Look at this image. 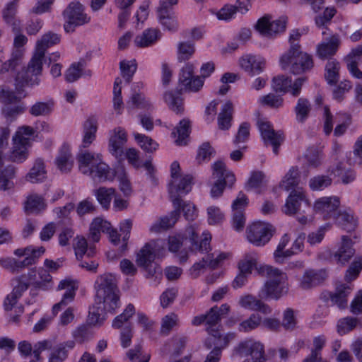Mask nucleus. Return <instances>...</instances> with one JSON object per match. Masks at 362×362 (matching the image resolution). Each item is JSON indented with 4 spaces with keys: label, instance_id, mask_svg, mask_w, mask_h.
I'll list each match as a JSON object with an SVG mask.
<instances>
[{
    "label": "nucleus",
    "instance_id": "18",
    "mask_svg": "<svg viewBox=\"0 0 362 362\" xmlns=\"http://www.w3.org/2000/svg\"><path fill=\"white\" fill-rule=\"evenodd\" d=\"M286 25V19L281 18L272 22L269 21V18L264 16L258 20L256 28L259 33L266 36H272L284 31Z\"/></svg>",
    "mask_w": 362,
    "mask_h": 362
},
{
    "label": "nucleus",
    "instance_id": "7",
    "mask_svg": "<svg viewBox=\"0 0 362 362\" xmlns=\"http://www.w3.org/2000/svg\"><path fill=\"white\" fill-rule=\"evenodd\" d=\"M42 70V61L33 56L28 66L19 71L15 79L16 89L21 93L23 88L28 86L37 85L40 82L39 76Z\"/></svg>",
    "mask_w": 362,
    "mask_h": 362
},
{
    "label": "nucleus",
    "instance_id": "62",
    "mask_svg": "<svg viewBox=\"0 0 362 362\" xmlns=\"http://www.w3.org/2000/svg\"><path fill=\"white\" fill-rule=\"evenodd\" d=\"M194 52V45L189 42H182L177 46V59L179 62L188 60Z\"/></svg>",
    "mask_w": 362,
    "mask_h": 362
},
{
    "label": "nucleus",
    "instance_id": "59",
    "mask_svg": "<svg viewBox=\"0 0 362 362\" xmlns=\"http://www.w3.org/2000/svg\"><path fill=\"white\" fill-rule=\"evenodd\" d=\"M332 178L328 175H318L309 180V186L313 191L323 190L331 185Z\"/></svg>",
    "mask_w": 362,
    "mask_h": 362
},
{
    "label": "nucleus",
    "instance_id": "19",
    "mask_svg": "<svg viewBox=\"0 0 362 362\" xmlns=\"http://www.w3.org/2000/svg\"><path fill=\"white\" fill-rule=\"evenodd\" d=\"M226 258L225 253H220L216 255L214 253H208L202 257V260L196 262L190 269L191 274L194 278L199 276L200 271L205 267L216 269L219 264Z\"/></svg>",
    "mask_w": 362,
    "mask_h": 362
},
{
    "label": "nucleus",
    "instance_id": "46",
    "mask_svg": "<svg viewBox=\"0 0 362 362\" xmlns=\"http://www.w3.org/2000/svg\"><path fill=\"white\" fill-rule=\"evenodd\" d=\"M296 119L298 122L303 123L308 117L311 111V104L304 98H300L294 108Z\"/></svg>",
    "mask_w": 362,
    "mask_h": 362
},
{
    "label": "nucleus",
    "instance_id": "53",
    "mask_svg": "<svg viewBox=\"0 0 362 362\" xmlns=\"http://www.w3.org/2000/svg\"><path fill=\"white\" fill-rule=\"evenodd\" d=\"M291 87V78L284 75L274 77L272 81V88L276 93H285Z\"/></svg>",
    "mask_w": 362,
    "mask_h": 362
},
{
    "label": "nucleus",
    "instance_id": "1",
    "mask_svg": "<svg viewBox=\"0 0 362 362\" xmlns=\"http://www.w3.org/2000/svg\"><path fill=\"white\" fill-rule=\"evenodd\" d=\"M78 169L83 175L90 177L93 181L103 182L114 179V171L103 161L99 153L81 151L76 156Z\"/></svg>",
    "mask_w": 362,
    "mask_h": 362
},
{
    "label": "nucleus",
    "instance_id": "30",
    "mask_svg": "<svg viewBox=\"0 0 362 362\" xmlns=\"http://www.w3.org/2000/svg\"><path fill=\"white\" fill-rule=\"evenodd\" d=\"M73 248L78 260L83 256H86V258H90L95 254V246L90 245L88 248L87 240L83 236H77L73 240Z\"/></svg>",
    "mask_w": 362,
    "mask_h": 362
},
{
    "label": "nucleus",
    "instance_id": "61",
    "mask_svg": "<svg viewBox=\"0 0 362 362\" xmlns=\"http://www.w3.org/2000/svg\"><path fill=\"white\" fill-rule=\"evenodd\" d=\"M358 322V320L355 317H346L341 318L337 322V332L341 335L345 334L356 328Z\"/></svg>",
    "mask_w": 362,
    "mask_h": 362
},
{
    "label": "nucleus",
    "instance_id": "17",
    "mask_svg": "<svg viewBox=\"0 0 362 362\" xmlns=\"http://www.w3.org/2000/svg\"><path fill=\"white\" fill-rule=\"evenodd\" d=\"M232 337V334H227L223 339H216L214 337H208L204 346L206 349H214L206 356L204 362H218L221 356V350L228 344L229 338Z\"/></svg>",
    "mask_w": 362,
    "mask_h": 362
},
{
    "label": "nucleus",
    "instance_id": "24",
    "mask_svg": "<svg viewBox=\"0 0 362 362\" xmlns=\"http://www.w3.org/2000/svg\"><path fill=\"white\" fill-rule=\"evenodd\" d=\"M59 42V37L57 34L52 32L45 33L39 40L37 41L33 57L42 61L45 58L46 50L49 47L57 44Z\"/></svg>",
    "mask_w": 362,
    "mask_h": 362
},
{
    "label": "nucleus",
    "instance_id": "50",
    "mask_svg": "<svg viewBox=\"0 0 362 362\" xmlns=\"http://www.w3.org/2000/svg\"><path fill=\"white\" fill-rule=\"evenodd\" d=\"M262 322V317L257 313H252L239 324L238 330L242 332H249L259 327Z\"/></svg>",
    "mask_w": 362,
    "mask_h": 362
},
{
    "label": "nucleus",
    "instance_id": "52",
    "mask_svg": "<svg viewBox=\"0 0 362 362\" xmlns=\"http://www.w3.org/2000/svg\"><path fill=\"white\" fill-rule=\"evenodd\" d=\"M339 63L335 59L329 60L325 66V78L329 84H335L339 80Z\"/></svg>",
    "mask_w": 362,
    "mask_h": 362
},
{
    "label": "nucleus",
    "instance_id": "36",
    "mask_svg": "<svg viewBox=\"0 0 362 362\" xmlns=\"http://www.w3.org/2000/svg\"><path fill=\"white\" fill-rule=\"evenodd\" d=\"M110 228V223L101 218H95L93 220L89 228V238L97 243L100 239V233L108 231Z\"/></svg>",
    "mask_w": 362,
    "mask_h": 362
},
{
    "label": "nucleus",
    "instance_id": "25",
    "mask_svg": "<svg viewBox=\"0 0 362 362\" xmlns=\"http://www.w3.org/2000/svg\"><path fill=\"white\" fill-rule=\"evenodd\" d=\"M326 273L322 270H306L300 281L303 289H310L322 284L326 279Z\"/></svg>",
    "mask_w": 362,
    "mask_h": 362
},
{
    "label": "nucleus",
    "instance_id": "13",
    "mask_svg": "<svg viewBox=\"0 0 362 362\" xmlns=\"http://www.w3.org/2000/svg\"><path fill=\"white\" fill-rule=\"evenodd\" d=\"M90 21L91 17L83 4L78 1L69 4V33L74 32L77 28L84 26Z\"/></svg>",
    "mask_w": 362,
    "mask_h": 362
},
{
    "label": "nucleus",
    "instance_id": "4",
    "mask_svg": "<svg viewBox=\"0 0 362 362\" xmlns=\"http://www.w3.org/2000/svg\"><path fill=\"white\" fill-rule=\"evenodd\" d=\"M279 64L282 69L288 70L295 75L310 71L314 66L312 56L300 49L284 53L280 57Z\"/></svg>",
    "mask_w": 362,
    "mask_h": 362
},
{
    "label": "nucleus",
    "instance_id": "15",
    "mask_svg": "<svg viewBox=\"0 0 362 362\" xmlns=\"http://www.w3.org/2000/svg\"><path fill=\"white\" fill-rule=\"evenodd\" d=\"M25 274L35 288L47 291L52 287V277L44 267L33 268Z\"/></svg>",
    "mask_w": 362,
    "mask_h": 362
},
{
    "label": "nucleus",
    "instance_id": "38",
    "mask_svg": "<svg viewBox=\"0 0 362 362\" xmlns=\"http://www.w3.org/2000/svg\"><path fill=\"white\" fill-rule=\"evenodd\" d=\"M155 252L151 243H146L137 253L136 262L139 267L148 268L155 259Z\"/></svg>",
    "mask_w": 362,
    "mask_h": 362
},
{
    "label": "nucleus",
    "instance_id": "33",
    "mask_svg": "<svg viewBox=\"0 0 362 362\" xmlns=\"http://www.w3.org/2000/svg\"><path fill=\"white\" fill-rule=\"evenodd\" d=\"M334 219L339 226L348 232L354 230L358 224L354 214L347 211H339Z\"/></svg>",
    "mask_w": 362,
    "mask_h": 362
},
{
    "label": "nucleus",
    "instance_id": "8",
    "mask_svg": "<svg viewBox=\"0 0 362 362\" xmlns=\"http://www.w3.org/2000/svg\"><path fill=\"white\" fill-rule=\"evenodd\" d=\"M274 233L275 228L271 223L257 221L247 226L246 237L250 243L261 247L269 242Z\"/></svg>",
    "mask_w": 362,
    "mask_h": 362
},
{
    "label": "nucleus",
    "instance_id": "48",
    "mask_svg": "<svg viewBox=\"0 0 362 362\" xmlns=\"http://www.w3.org/2000/svg\"><path fill=\"white\" fill-rule=\"evenodd\" d=\"M116 177L119 182L120 190L129 195L132 192L131 182L123 166H117L114 170V177Z\"/></svg>",
    "mask_w": 362,
    "mask_h": 362
},
{
    "label": "nucleus",
    "instance_id": "34",
    "mask_svg": "<svg viewBox=\"0 0 362 362\" xmlns=\"http://www.w3.org/2000/svg\"><path fill=\"white\" fill-rule=\"evenodd\" d=\"M45 208L46 204L44 199L37 194L28 196L24 203V211L28 214H38Z\"/></svg>",
    "mask_w": 362,
    "mask_h": 362
},
{
    "label": "nucleus",
    "instance_id": "12",
    "mask_svg": "<svg viewBox=\"0 0 362 362\" xmlns=\"http://www.w3.org/2000/svg\"><path fill=\"white\" fill-rule=\"evenodd\" d=\"M193 177L191 175H185L179 177L177 182L170 181L168 185V192L170 200L174 207L180 205V196L187 194L192 189Z\"/></svg>",
    "mask_w": 362,
    "mask_h": 362
},
{
    "label": "nucleus",
    "instance_id": "49",
    "mask_svg": "<svg viewBox=\"0 0 362 362\" xmlns=\"http://www.w3.org/2000/svg\"><path fill=\"white\" fill-rule=\"evenodd\" d=\"M132 134L135 141L145 151L153 153L158 148V144L151 137L138 132H133Z\"/></svg>",
    "mask_w": 362,
    "mask_h": 362
},
{
    "label": "nucleus",
    "instance_id": "23",
    "mask_svg": "<svg viewBox=\"0 0 362 362\" xmlns=\"http://www.w3.org/2000/svg\"><path fill=\"white\" fill-rule=\"evenodd\" d=\"M238 304L240 307L254 311H259L267 315L272 313V308L261 300L251 294H247L239 298Z\"/></svg>",
    "mask_w": 362,
    "mask_h": 362
},
{
    "label": "nucleus",
    "instance_id": "28",
    "mask_svg": "<svg viewBox=\"0 0 362 362\" xmlns=\"http://www.w3.org/2000/svg\"><path fill=\"white\" fill-rule=\"evenodd\" d=\"M23 140H12L13 146L8 156V160L11 162L21 163L28 156V146Z\"/></svg>",
    "mask_w": 362,
    "mask_h": 362
},
{
    "label": "nucleus",
    "instance_id": "41",
    "mask_svg": "<svg viewBox=\"0 0 362 362\" xmlns=\"http://www.w3.org/2000/svg\"><path fill=\"white\" fill-rule=\"evenodd\" d=\"M185 238H189L190 243L192 245V246H195L196 250H198L199 252H206L207 254L209 253V250H210V245L209 242L211 240V236L206 237L202 240L200 243L198 245L197 242V235L196 234L194 228L192 226H190L186 229L185 234Z\"/></svg>",
    "mask_w": 362,
    "mask_h": 362
},
{
    "label": "nucleus",
    "instance_id": "20",
    "mask_svg": "<svg viewBox=\"0 0 362 362\" xmlns=\"http://www.w3.org/2000/svg\"><path fill=\"white\" fill-rule=\"evenodd\" d=\"M339 204L340 201L337 197H322L315 202L314 209L322 214L326 218H334L338 212Z\"/></svg>",
    "mask_w": 362,
    "mask_h": 362
},
{
    "label": "nucleus",
    "instance_id": "57",
    "mask_svg": "<svg viewBox=\"0 0 362 362\" xmlns=\"http://www.w3.org/2000/svg\"><path fill=\"white\" fill-rule=\"evenodd\" d=\"M0 265L12 272H19L26 267L24 259L19 260L12 257L1 258Z\"/></svg>",
    "mask_w": 362,
    "mask_h": 362
},
{
    "label": "nucleus",
    "instance_id": "3",
    "mask_svg": "<svg viewBox=\"0 0 362 362\" xmlns=\"http://www.w3.org/2000/svg\"><path fill=\"white\" fill-rule=\"evenodd\" d=\"M230 308L227 303L222 304L220 307L216 305L211 308L209 310L205 313L194 317L192 320L193 326H199L203 323L206 325V331L209 337L216 339H223L218 324L221 322L222 317H225L230 312Z\"/></svg>",
    "mask_w": 362,
    "mask_h": 362
},
{
    "label": "nucleus",
    "instance_id": "55",
    "mask_svg": "<svg viewBox=\"0 0 362 362\" xmlns=\"http://www.w3.org/2000/svg\"><path fill=\"white\" fill-rule=\"evenodd\" d=\"M23 55V53L21 49L13 50L11 53V58L1 65L0 74H4L18 66L21 62Z\"/></svg>",
    "mask_w": 362,
    "mask_h": 362
},
{
    "label": "nucleus",
    "instance_id": "5",
    "mask_svg": "<svg viewBox=\"0 0 362 362\" xmlns=\"http://www.w3.org/2000/svg\"><path fill=\"white\" fill-rule=\"evenodd\" d=\"M263 272H266L269 277L262 290L267 297L277 300L287 293V288L284 286L287 279L285 273L271 266L264 267Z\"/></svg>",
    "mask_w": 362,
    "mask_h": 362
},
{
    "label": "nucleus",
    "instance_id": "42",
    "mask_svg": "<svg viewBox=\"0 0 362 362\" xmlns=\"http://www.w3.org/2000/svg\"><path fill=\"white\" fill-rule=\"evenodd\" d=\"M87 62L85 59L81 58L78 62H74L69 66V83L74 82L79 79L83 74L91 75V71H86Z\"/></svg>",
    "mask_w": 362,
    "mask_h": 362
},
{
    "label": "nucleus",
    "instance_id": "43",
    "mask_svg": "<svg viewBox=\"0 0 362 362\" xmlns=\"http://www.w3.org/2000/svg\"><path fill=\"white\" fill-rule=\"evenodd\" d=\"M46 176L44 161L37 158L35 160L33 168L26 175L27 180L35 183L42 181Z\"/></svg>",
    "mask_w": 362,
    "mask_h": 362
},
{
    "label": "nucleus",
    "instance_id": "47",
    "mask_svg": "<svg viewBox=\"0 0 362 362\" xmlns=\"http://www.w3.org/2000/svg\"><path fill=\"white\" fill-rule=\"evenodd\" d=\"M127 104L130 108L150 110L152 107L150 100L146 99L142 93H137L136 91L132 94Z\"/></svg>",
    "mask_w": 362,
    "mask_h": 362
},
{
    "label": "nucleus",
    "instance_id": "56",
    "mask_svg": "<svg viewBox=\"0 0 362 362\" xmlns=\"http://www.w3.org/2000/svg\"><path fill=\"white\" fill-rule=\"evenodd\" d=\"M135 313V308L132 304H129L123 313L117 317L112 321V327L115 329H122L124 328L123 326L127 323L128 320L133 316Z\"/></svg>",
    "mask_w": 362,
    "mask_h": 362
},
{
    "label": "nucleus",
    "instance_id": "39",
    "mask_svg": "<svg viewBox=\"0 0 362 362\" xmlns=\"http://www.w3.org/2000/svg\"><path fill=\"white\" fill-rule=\"evenodd\" d=\"M98 129L97 121L94 118L88 119L83 125V138L82 146L83 148L88 147L95 139L96 132Z\"/></svg>",
    "mask_w": 362,
    "mask_h": 362
},
{
    "label": "nucleus",
    "instance_id": "10",
    "mask_svg": "<svg viewBox=\"0 0 362 362\" xmlns=\"http://www.w3.org/2000/svg\"><path fill=\"white\" fill-rule=\"evenodd\" d=\"M234 354L240 357H246L250 356V359H246L243 362H265L264 346L259 341L252 339H247L238 344L234 349Z\"/></svg>",
    "mask_w": 362,
    "mask_h": 362
},
{
    "label": "nucleus",
    "instance_id": "32",
    "mask_svg": "<svg viewBox=\"0 0 362 362\" xmlns=\"http://www.w3.org/2000/svg\"><path fill=\"white\" fill-rule=\"evenodd\" d=\"M169 216L161 217L158 221L154 223L150 228L151 233H159L162 230H166L175 225L179 218L178 207H174Z\"/></svg>",
    "mask_w": 362,
    "mask_h": 362
},
{
    "label": "nucleus",
    "instance_id": "11",
    "mask_svg": "<svg viewBox=\"0 0 362 362\" xmlns=\"http://www.w3.org/2000/svg\"><path fill=\"white\" fill-rule=\"evenodd\" d=\"M259 131L267 145L269 143L273 147V152L277 155L279 148L284 141V135L281 131H274L271 124L264 119L259 118L257 122Z\"/></svg>",
    "mask_w": 362,
    "mask_h": 362
},
{
    "label": "nucleus",
    "instance_id": "58",
    "mask_svg": "<svg viewBox=\"0 0 362 362\" xmlns=\"http://www.w3.org/2000/svg\"><path fill=\"white\" fill-rule=\"evenodd\" d=\"M281 326L288 331H293L297 328L298 320L292 308H286L283 313Z\"/></svg>",
    "mask_w": 362,
    "mask_h": 362
},
{
    "label": "nucleus",
    "instance_id": "63",
    "mask_svg": "<svg viewBox=\"0 0 362 362\" xmlns=\"http://www.w3.org/2000/svg\"><path fill=\"white\" fill-rule=\"evenodd\" d=\"M122 76L125 78L127 83H130L136 71V63L135 60L122 61L119 64Z\"/></svg>",
    "mask_w": 362,
    "mask_h": 362
},
{
    "label": "nucleus",
    "instance_id": "26",
    "mask_svg": "<svg viewBox=\"0 0 362 362\" xmlns=\"http://www.w3.org/2000/svg\"><path fill=\"white\" fill-rule=\"evenodd\" d=\"M161 36V33L158 28H148L140 35L136 36L134 43L139 48L148 47L153 45Z\"/></svg>",
    "mask_w": 362,
    "mask_h": 362
},
{
    "label": "nucleus",
    "instance_id": "64",
    "mask_svg": "<svg viewBox=\"0 0 362 362\" xmlns=\"http://www.w3.org/2000/svg\"><path fill=\"white\" fill-rule=\"evenodd\" d=\"M177 210L179 214L182 211L185 218L188 221H193L197 216L195 205L191 202H185L180 199V205Z\"/></svg>",
    "mask_w": 362,
    "mask_h": 362
},
{
    "label": "nucleus",
    "instance_id": "2",
    "mask_svg": "<svg viewBox=\"0 0 362 362\" xmlns=\"http://www.w3.org/2000/svg\"><path fill=\"white\" fill-rule=\"evenodd\" d=\"M96 300L106 303L110 310H115L120 305L119 291L115 277L109 273L98 276L95 281Z\"/></svg>",
    "mask_w": 362,
    "mask_h": 362
},
{
    "label": "nucleus",
    "instance_id": "16",
    "mask_svg": "<svg viewBox=\"0 0 362 362\" xmlns=\"http://www.w3.org/2000/svg\"><path fill=\"white\" fill-rule=\"evenodd\" d=\"M341 43L339 35L334 34L325 38L316 48L317 54L322 59H328L335 55Z\"/></svg>",
    "mask_w": 362,
    "mask_h": 362
},
{
    "label": "nucleus",
    "instance_id": "21",
    "mask_svg": "<svg viewBox=\"0 0 362 362\" xmlns=\"http://www.w3.org/2000/svg\"><path fill=\"white\" fill-rule=\"evenodd\" d=\"M156 18L164 30L175 33L178 30L179 25L173 8L157 7Z\"/></svg>",
    "mask_w": 362,
    "mask_h": 362
},
{
    "label": "nucleus",
    "instance_id": "14",
    "mask_svg": "<svg viewBox=\"0 0 362 362\" xmlns=\"http://www.w3.org/2000/svg\"><path fill=\"white\" fill-rule=\"evenodd\" d=\"M127 141V134L123 128L118 127L110 132L109 151L119 161L124 160V146Z\"/></svg>",
    "mask_w": 362,
    "mask_h": 362
},
{
    "label": "nucleus",
    "instance_id": "44",
    "mask_svg": "<svg viewBox=\"0 0 362 362\" xmlns=\"http://www.w3.org/2000/svg\"><path fill=\"white\" fill-rule=\"evenodd\" d=\"M53 108L52 100L37 101L30 107L29 113L34 117H47L52 112Z\"/></svg>",
    "mask_w": 362,
    "mask_h": 362
},
{
    "label": "nucleus",
    "instance_id": "29",
    "mask_svg": "<svg viewBox=\"0 0 362 362\" xmlns=\"http://www.w3.org/2000/svg\"><path fill=\"white\" fill-rule=\"evenodd\" d=\"M191 129V123L188 119H183L180 121L175 130L172 132V136L175 139L176 145L182 146L188 144Z\"/></svg>",
    "mask_w": 362,
    "mask_h": 362
},
{
    "label": "nucleus",
    "instance_id": "45",
    "mask_svg": "<svg viewBox=\"0 0 362 362\" xmlns=\"http://www.w3.org/2000/svg\"><path fill=\"white\" fill-rule=\"evenodd\" d=\"M115 193V189L114 188L100 187L95 191L94 194L103 208L107 209L110 206Z\"/></svg>",
    "mask_w": 362,
    "mask_h": 362
},
{
    "label": "nucleus",
    "instance_id": "37",
    "mask_svg": "<svg viewBox=\"0 0 362 362\" xmlns=\"http://www.w3.org/2000/svg\"><path fill=\"white\" fill-rule=\"evenodd\" d=\"M233 107L230 101H227L221 107L218 115V126L221 130H228L231 126Z\"/></svg>",
    "mask_w": 362,
    "mask_h": 362
},
{
    "label": "nucleus",
    "instance_id": "6",
    "mask_svg": "<svg viewBox=\"0 0 362 362\" xmlns=\"http://www.w3.org/2000/svg\"><path fill=\"white\" fill-rule=\"evenodd\" d=\"M212 177L216 179L210 192L213 198L221 197L226 186L231 187L235 182L234 174L226 169L225 163L221 160H218L213 164Z\"/></svg>",
    "mask_w": 362,
    "mask_h": 362
},
{
    "label": "nucleus",
    "instance_id": "54",
    "mask_svg": "<svg viewBox=\"0 0 362 362\" xmlns=\"http://www.w3.org/2000/svg\"><path fill=\"white\" fill-rule=\"evenodd\" d=\"M259 102L262 106H267L272 109H278L284 105L282 96L273 93L260 97Z\"/></svg>",
    "mask_w": 362,
    "mask_h": 362
},
{
    "label": "nucleus",
    "instance_id": "22",
    "mask_svg": "<svg viewBox=\"0 0 362 362\" xmlns=\"http://www.w3.org/2000/svg\"><path fill=\"white\" fill-rule=\"evenodd\" d=\"M355 250L353 248V241L346 235L341 237V243L338 250L333 255L337 264L344 265L354 255Z\"/></svg>",
    "mask_w": 362,
    "mask_h": 362
},
{
    "label": "nucleus",
    "instance_id": "9",
    "mask_svg": "<svg viewBox=\"0 0 362 362\" xmlns=\"http://www.w3.org/2000/svg\"><path fill=\"white\" fill-rule=\"evenodd\" d=\"M310 209V204L301 189H293L291 192L283 206V212L288 216L301 215Z\"/></svg>",
    "mask_w": 362,
    "mask_h": 362
},
{
    "label": "nucleus",
    "instance_id": "31",
    "mask_svg": "<svg viewBox=\"0 0 362 362\" xmlns=\"http://www.w3.org/2000/svg\"><path fill=\"white\" fill-rule=\"evenodd\" d=\"M115 310H110L107 308L106 303L95 300V303L89 308L88 322L91 325L101 323L105 320L106 312L113 313Z\"/></svg>",
    "mask_w": 362,
    "mask_h": 362
},
{
    "label": "nucleus",
    "instance_id": "51",
    "mask_svg": "<svg viewBox=\"0 0 362 362\" xmlns=\"http://www.w3.org/2000/svg\"><path fill=\"white\" fill-rule=\"evenodd\" d=\"M257 255L255 252L246 254L244 258L238 263L240 272L247 275L252 273L253 268L257 267Z\"/></svg>",
    "mask_w": 362,
    "mask_h": 362
},
{
    "label": "nucleus",
    "instance_id": "40",
    "mask_svg": "<svg viewBox=\"0 0 362 362\" xmlns=\"http://www.w3.org/2000/svg\"><path fill=\"white\" fill-rule=\"evenodd\" d=\"M351 287L341 285L336 289L334 293L330 295L331 302L333 305H337L340 309L347 307V296L351 293Z\"/></svg>",
    "mask_w": 362,
    "mask_h": 362
},
{
    "label": "nucleus",
    "instance_id": "60",
    "mask_svg": "<svg viewBox=\"0 0 362 362\" xmlns=\"http://www.w3.org/2000/svg\"><path fill=\"white\" fill-rule=\"evenodd\" d=\"M298 170L292 167L284 176L281 183V187L286 191H289L293 187L298 185Z\"/></svg>",
    "mask_w": 362,
    "mask_h": 362
},
{
    "label": "nucleus",
    "instance_id": "27",
    "mask_svg": "<svg viewBox=\"0 0 362 362\" xmlns=\"http://www.w3.org/2000/svg\"><path fill=\"white\" fill-rule=\"evenodd\" d=\"M265 59L255 55H246L240 59V66L249 74L261 73L265 66Z\"/></svg>",
    "mask_w": 362,
    "mask_h": 362
},
{
    "label": "nucleus",
    "instance_id": "35",
    "mask_svg": "<svg viewBox=\"0 0 362 362\" xmlns=\"http://www.w3.org/2000/svg\"><path fill=\"white\" fill-rule=\"evenodd\" d=\"M164 101L169 108L176 114L184 112L183 99L180 92L166 91L163 95Z\"/></svg>",
    "mask_w": 362,
    "mask_h": 362
}]
</instances>
